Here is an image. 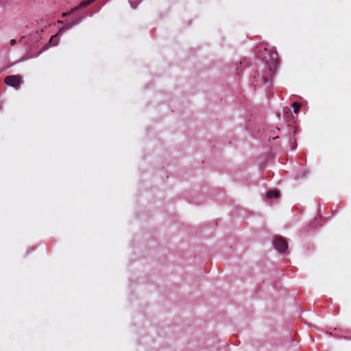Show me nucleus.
Segmentation results:
<instances>
[{"label":"nucleus","mask_w":351,"mask_h":351,"mask_svg":"<svg viewBox=\"0 0 351 351\" xmlns=\"http://www.w3.org/2000/svg\"><path fill=\"white\" fill-rule=\"evenodd\" d=\"M259 48H263L265 51V54H263L261 56L263 61L267 64L270 63L271 64L276 65L278 57L276 49L274 47H269L268 45H265L263 47L261 46Z\"/></svg>","instance_id":"obj_1"},{"label":"nucleus","mask_w":351,"mask_h":351,"mask_svg":"<svg viewBox=\"0 0 351 351\" xmlns=\"http://www.w3.org/2000/svg\"><path fill=\"white\" fill-rule=\"evenodd\" d=\"M272 243L275 249L280 253H284L288 248L287 241L282 237H276L273 239Z\"/></svg>","instance_id":"obj_2"},{"label":"nucleus","mask_w":351,"mask_h":351,"mask_svg":"<svg viewBox=\"0 0 351 351\" xmlns=\"http://www.w3.org/2000/svg\"><path fill=\"white\" fill-rule=\"evenodd\" d=\"M4 82L7 85L16 88L21 84L22 78L19 75H9L5 78Z\"/></svg>","instance_id":"obj_3"},{"label":"nucleus","mask_w":351,"mask_h":351,"mask_svg":"<svg viewBox=\"0 0 351 351\" xmlns=\"http://www.w3.org/2000/svg\"><path fill=\"white\" fill-rule=\"evenodd\" d=\"M95 0H84L82 1L78 6L75 7L74 8L71 9L69 12H65L62 14V17H66L69 15H71L73 14L77 10L84 8L89 5L90 3H92Z\"/></svg>","instance_id":"obj_4"},{"label":"nucleus","mask_w":351,"mask_h":351,"mask_svg":"<svg viewBox=\"0 0 351 351\" xmlns=\"http://www.w3.org/2000/svg\"><path fill=\"white\" fill-rule=\"evenodd\" d=\"M95 0H84L82 1L78 6L75 7L74 8L71 9L69 12H65L62 14V17H66L69 15H71L73 14L77 10L84 8L89 5L90 3H92Z\"/></svg>","instance_id":"obj_5"},{"label":"nucleus","mask_w":351,"mask_h":351,"mask_svg":"<svg viewBox=\"0 0 351 351\" xmlns=\"http://www.w3.org/2000/svg\"><path fill=\"white\" fill-rule=\"evenodd\" d=\"M265 197L268 199H277L279 197V192L278 191H269L266 193Z\"/></svg>","instance_id":"obj_6"},{"label":"nucleus","mask_w":351,"mask_h":351,"mask_svg":"<svg viewBox=\"0 0 351 351\" xmlns=\"http://www.w3.org/2000/svg\"><path fill=\"white\" fill-rule=\"evenodd\" d=\"M60 34H57L56 35H54L53 36H51V38H50L49 40V44L51 45V46H56L58 43H59V41H60V38H59V35Z\"/></svg>","instance_id":"obj_7"},{"label":"nucleus","mask_w":351,"mask_h":351,"mask_svg":"<svg viewBox=\"0 0 351 351\" xmlns=\"http://www.w3.org/2000/svg\"><path fill=\"white\" fill-rule=\"evenodd\" d=\"M84 17L85 16H78L75 19H73L72 20L69 21V22L72 25L73 27H74L80 24Z\"/></svg>","instance_id":"obj_8"},{"label":"nucleus","mask_w":351,"mask_h":351,"mask_svg":"<svg viewBox=\"0 0 351 351\" xmlns=\"http://www.w3.org/2000/svg\"><path fill=\"white\" fill-rule=\"evenodd\" d=\"M72 27H73L72 25L68 21L66 22V23L59 29L58 34H62L63 32L69 30Z\"/></svg>","instance_id":"obj_9"},{"label":"nucleus","mask_w":351,"mask_h":351,"mask_svg":"<svg viewBox=\"0 0 351 351\" xmlns=\"http://www.w3.org/2000/svg\"><path fill=\"white\" fill-rule=\"evenodd\" d=\"M142 0H129L132 8L135 9Z\"/></svg>","instance_id":"obj_10"},{"label":"nucleus","mask_w":351,"mask_h":351,"mask_svg":"<svg viewBox=\"0 0 351 351\" xmlns=\"http://www.w3.org/2000/svg\"><path fill=\"white\" fill-rule=\"evenodd\" d=\"M292 106L293 107L294 113H298L300 110L301 104L298 102H293L292 104Z\"/></svg>","instance_id":"obj_11"},{"label":"nucleus","mask_w":351,"mask_h":351,"mask_svg":"<svg viewBox=\"0 0 351 351\" xmlns=\"http://www.w3.org/2000/svg\"><path fill=\"white\" fill-rule=\"evenodd\" d=\"M34 250V249L33 247H28L27 253L29 254V253L33 252Z\"/></svg>","instance_id":"obj_12"}]
</instances>
